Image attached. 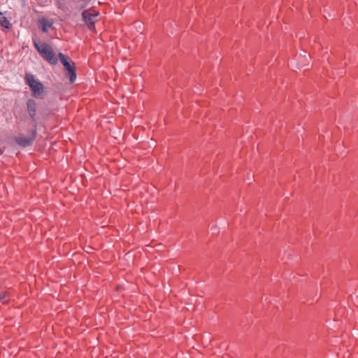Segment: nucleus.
Here are the masks:
<instances>
[{
  "instance_id": "1",
  "label": "nucleus",
  "mask_w": 358,
  "mask_h": 358,
  "mask_svg": "<svg viewBox=\"0 0 358 358\" xmlns=\"http://www.w3.org/2000/svg\"><path fill=\"white\" fill-rule=\"evenodd\" d=\"M27 85L29 87L31 95L37 99H43L46 96L44 85L31 73H27L25 76Z\"/></svg>"
},
{
  "instance_id": "2",
  "label": "nucleus",
  "mask_w": 358,
  "mask_h": 358,
  "mask_svg": "<svg viewBox=\"0 0 358 358\" xmlns=\"http://www.w3.org/2000/svg\"><path fill=\"white\" fill-rule=\"evenodd\" d=\"M34 44L41 56L49 63L55 64L57 63V58L55 56L52 47L45 43H38L34 41Z\"/></svg>"
},
{
  "instance_id": "3",
  "label": "nucleus",
  "mask_w": 358,
  "mask_h": 358,
  "mask_svg": "<svg viewBox=\"0 0 358 358\" xmlns=\"http://www.w3.org/2000/svg\"><path fill=\"white\" fill-rule=\"evenodd\" d=\"M58 57L65 70L68 71L71 83H73L76 79L74 63L63 53H59Z\"/></svg>"
},
{
  "instance_id": "4",
  "label": "nucleus",
  "mask_w": 358,
  "mask_h": 358,
  "mask_svg": "<svg viewBox=\"0 0 358 358\" xmlns=\"http://www.w3.org/2000/svg\"><path fill=\"white\" fill-rule=\"evenodd\" d=\"M82 16L85 22L87 24L90 28H92L96 21L97 13H90L88 10H84L82 13Z\"/></svg>"
},
{
  "instance_id": "5",
  "label": "nucleus",
  "mask_w": 358,
  "mask_h": 358,
  "mask_svg": "<svg viewBox=\"0 0 358 358\" xmlns=\"http://www.w3.org/2000/svg\"><path fill=\"white\" fill-rule=\"evenodd\" d=\"M53 24V20L45 17H41L38 20V26L43 32H47Z\"/></svg>"
},
{
  "instance_id": "6",
  "label": "nucleus",
  "mask_w": 358,
  "mask_h": 358,
  "mask_svg": "<svg viewBox=\"0 0 358 358\" xmlns=\"http://www.w3.org/2000/svg\"><path fill=\"white\" fill-rule=\"evenodd\" d=\"M27 111L30 115V117L35 121V117L36 115V108L37 104L34 99H29L27 101Z\"/></svg>"
},
{
  "instance_id": "7",
  "label": "nucleus",
  "mask_w": 358,
  "mask_h": 358,
  "mask_svg": "<svg viewBox=\"0 0 358 358\" xmlns=\"http://www.w3.org/2000/svg\"><path fill=\"white\" fill-rule=\"evenodd\" d=\"M36 125H34V128L31 131L30 136L29 138L24 137V143H23L24 147L29 145L33 143V141H34L35 137H36Z\"/></svg>"
},
{
  "instance_id": "8",
  "label": "nucleus",
  "mask_w": 358,
  "mask_h": 358,
  "mask_svg": "<svg viewBox=\"0 0 358 358\" xmlns=\"http://www.w3.org/2000/svg\"><path fill=\"white\" fill-rule=\"evenodd\" d=\"M0 24L1 27L9 29L10 26V22L8 20L7 17L4 16V15L0 12Z\"/></svg>"
},
{
  "instance_id": "9",
  "label": "nucleus",
  "mask_w": 358,
  "mask_h": 358,
  "mask_svg": "<svg viewBox=\"0 0 358 358\" xmlns=\"http://www.w3.org/2000/svg\"><path fill=\"white\" fill-rule=\"evenodd\" d=\"M8 301L7 294L6 292L0 293V303L4 304Z\"/></svg>"
},
{
  "instance_id": "10",
  "label": "nucleus",
  "mask_w": 358,
  "mask_h": 358,
  "mask_svg": "<svg viewBox=\"0 0 358 358\" xmlns=\"http://www.w3.org/2000/svg\"><path fill=\"white\" fill-rule=\"evenodd\" d=\"M16 141H17L18 145H22V138H20V137L17 138L16 139Z\"/></svg>"
},
{
  "instance_id": "11",
  "label": "nucleus",
  "mask_w": 358,
  "mask_h": 358,
  "mask_svg": "<svg viewBox=\"0 0 358 358\" xmlns=\"http://www.w3.org/2000/svg\"><path fill=\"white\" fill-rule=\"evenodd\" d=\"M3 152V151L1 150V149L0 148V155H1Z\"/></svg>"
}]
</instances>
